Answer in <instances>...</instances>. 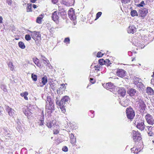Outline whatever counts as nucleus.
<instances>
[{
  "instance_id": "nucleus-1",
  "label": "nucleus",
  "mask_w": 154,
  "mask_h": 154,
  "mask_svg": "<svg viewBox=\"0 0 154 154\" xmlns=\"http://www.w3.org/2000/svg\"><path fill=\"white\" fill-rule=\"evenodd\" d=\"M67 102V96H65L62 98L60 101H59L58 100L56 99V103L59 106L61 109V111L63 113H65L66 112V109L65 107L66 106V102Z\"/></svg>"
},
{
  "instance_id": "nucleus-2",
  "label": "nucleus",
  "mask_w": 154,
  "mask_h": 154,
  "mask_svg": "<svg viewBox=\"0 0 154 154\" xmlns=\"http://www.w3.org/2000/svg\"><path fill=\"white\" fill-rule=\"evenodd\" d=\"M134 124L137 128L141 131H142L144 130L145 125L144 124L143 119L141 118L137 119L135 121Z\"/></svg>"
},
{
  "instance_id": "nucleus-3",
  "label": "nucleus",
  "mask_w": 154,
  "mask_h": 154,
  "mask_svg": "<svg viewBox=\"0 0 154 154\" xmlns=\"http://www.w3.org/2000/svg\"><path fill=\"white\" fill-rule=\"evenodd\" d=\"M68 15L69 17L72 20H73V23L74 25L76 23V21L75 20L76 18L75 15V11L73 8H71L68 11Z\"/></svg>"
},
{
  "instance_id": "nucleus-4",
  "label": "nucleus",
  "mask_w": 154,
  "mask_h": 154,
  "mask_svg": "<svg viewBox=\"0 0 154 154\" xmlns=\"http://www.w3.org/2000/svg\"><path fill=\"white\" fill-rule=\"evenodd\" d=\"M126 114L128 119H132L135 116V113L134 110L131 108H127L126 110Z\"/></svg>"
},
{
  "instance_id": "nucleus-5",
  "label": "nucleus",
  "mask_w": 154,
  "mask_h": 154,
  "mask_svg": "<svg viewBox=\"0 0 154 154\" xmlns=\"http://www.w3.org/2000/svg\"><path fill=\"white\" fill-rule=\"evenodd\" d=\"M132 134L133 140L135 142L140 141L141 140L142 138L140 134L138 131H133Z\"/></svg>"
},
{
  "instance_id": "nucleus-6",
  "label": "nucleus",
  "mask_w": 154,
  "mask_h": 154,
  "mask_svg": "<svg viewBox=\"0 0 154 154\" xmlns=\"http://www.w3.org/2000/svg\"><path fill=\"white\" fill-rule=\"evenodd\" d=\"M137 106L141 112H144L145 110L146 106L143 100H139Z\"/></svg>"
},
{
  "instance_id": "nucleus-7",
  "label": "nucleus",
  "mask_w": 154,
  "mask_h": 154,
  "mask_svg": "<svg viewBox=\"0 0 154 154\" xmlns=\"http://www.w3.org/2000/svg\"><path fill=\"white\" fill-rule=\"evenodd\" d=\"M145 118L148 123L149 125H153L154 124V119L152 116L149 114L146 115Z\"/></svg>"
},
{
  "instance_id": "nucleus-8",
  "label": "nucleus",
  "mask_w": 154,
  "mask_h": 154,
  "mask_svg": "<svg viewBox=\"0 0 154 154\" xmlns=\"http://www.w3.org/2000/svg\"><path fill=\"white\" fill-rule=\"evenodd\" d=\"M71 131L69 130L68 131V133L69 135V138L70 139V142L73 145H74L76 142V138L75 137L73 134L71 133H70Z\"/></svg>"
},
{
  "instance_id": "nucleus-9",
  "label": "nucleus",
  "mask_w": 154,
  "mask_h": 154,
  "mask_svg": "<svg viewBox=\"0 0 154 154\" xmlns=\"http://www.w3.org/2000/svg\"><path fill=\"white\" fill-rule=\"evenodd\" d=\"M59 14L58 12L55 11L52 13V18L55 22L57 23L59 18Z\"/></svg>"
},
{
  "instance_id": "nucleus-10",
  "label": "nucleus",
  "mask_w": 154,
  "mask_h": 154,
  "mask_svg": "<svg viewBox=\"0 0 154 154\" xmlns=\"http://www.w3.org/2000/svg\"><path fill=\"white\" fill-rule=\"evenodd\" d=\"M126 72L122 69H118L116 74L117 75L120 77L123 78L125 75Z\"/></svg>"
},
{
  "instance_id": "nucleus-11",
  "label": "nucleus",
  "mask_w": 154,
  "mask_h": 154,
  "mask_svg": "<svg viewBox=\"0 0 154 154\" xmlns=\"http://www.w3.org/2000/svg\"><path fill=\"white\" fill-rule=\"evenodd\" d=\"M139 12L140 16L143 18L148 13V9L146 8H142L140 10Z\"/></svg>"
},
{
  "instance_id": "nucleus-12",
  "label": "nucleus",
  "mask_w": 154,
  "mask_h": 154,
  "mask_svg": "<svg viewBox=\"0 0 154 154\" xmlns=\"http://www.w3.org/2000/svg\"><path fill=\"white\" fill-rule=\"evenodd\" d=\"M6 109L8 112L9 115L12 116L14 114V110L8 106H6Z\"/></svg>"
},
{
  "instance_id": "nucleus-13",
  "label": "nucleus",
  "mask_w": 154,
  "mask_h": 154,
  "mask_svg": "<svg viewBox=\"0 0 154 154\" xmlns=\"http://www.w3.org/2000/svg\"><path fill=\"white\" fill-rule=\"evenodd\" d=\"M140 144L141 145H140V146L139 145L138 147H137L135 148L134 147L132 148L131 149L132 152L133 151V152L135 153H137L139 152H140L141 151V149H142V148L141 149V145L142 144V143L141 142L140 143Z\"/></svg>"
},
{
  "instance_id": "nucleus-14",
  "label": "nucleus",
  "mask_w": 154,
  "mask_h": 154,
  "mask_svg": "<svg viewBox=\"0 0 154 154\" xmlns=\"http://www.w3.org/2000/svg\"><path fill=\"white\" fill-rule=\"evenodd\" d=\"M136 28L134 25L130 26L128 29V32L129 33H134L136 31Z\"/></svg>"
},
{
  "instance_id": "nucleus-15",
  "label": "nucleus",
  "mask_w": 154,
  "mask_h": 154,
  "mask_svg": "<svg viewBox=\"0 0 154 154\" xmlns=\"http://www.w3.org/2000/svg\"><path fill=\"white\" fill-rule=\"evenodd\" d=\"M114 87L113 85L111 82H108L106 85L105 87L107 89L109 90L110 91L113 90V88Z\"/></svg>"
},
{
  "instance_id": "nucleus-16",
  "label": "nucleus",
  "mask_w": 154,
  "mask_h": 154,
  "mask_svg": "<svg viewBox=\"0 0 154 154\" xmlns=\"http://www.w3.org/2000/svg\"><path fill=\"white\" fill-rule=\"evenodd\" d=\"M137 91L134 88H130L128 91V94L131 96H133L135 95Z\"/></svg>"
},
{
  "instance_id": "nucleus-17",
  "label": "nucleus",
  "mask_w": 154,
  "mask_h": 154,
  "mask_svg": "<svg viewBox=\"0 0 154 154\" xmlns=\"http://www.w3.org/2000/svg\"><path fill=\"white\" fill-rule=\"evenodd\" d=\"M118 92L119 94L124 97L125 95L126 91L124 88H122L119 89L118 91Z\"/></svg>"
},
{
  "instance_id": "nucleus-18",
  "label": "nucleus",
  "mask_w": 154,
  "mask_h": 154,
  "mask_svg": "<svg viewBox=\"0 0 154 154\" xmlns=\"http://www.w3.org/2000/svg\"><path fill=\"white\" fill-rule=\"evenodd\" d=\"M30 32L32 33V34H31V36L32 37V38L34 40H35V38L39 37L40 36L39 32H36L35 31H34L33 32H32L31 31Z\"/></svg>"
},
{
  "instance_id": "nucleus-19",
  "label": "nucleus",
  "mask_w": 154,
  "mask_h": 154,
  "mask_svg": "<svg viewBox=\"0 0 154 154\" xmlns=\"http://www.w3.org/2000/svg\"><path fill=\"white\" fill-rule=\"evenodd\" d=\"M55 124V120H52V121H50L48 122L47 123L46 125L49 128H51L52 127L53 128Z\"/></svg>"
},
{
  "instance_id": "nucleus-20",
  "label": "nucleus",
  "mask_w": 154,
  "mask_h": 154,
  "mask_svg": "<svg viewBox=\"0 0 154 154\" xmlns=\"http://www.w3.org/2000/svg\"><path fill=\"white\" fill-rule=\"evenodd\" d=\"M133 79L134 80L133 84L136 85L138 84V83H140L141 81L140 79L136 77H134Z\"/></svg>"
},
{
  "instance_id": "nucleus-21",
  "label": "nucleus",
  "mask_w": 154,
  "mask_h": 154,
  "mask_svg": "<svg viewBox=\"0 0 154 154\" xmlns=\"http://www.w3.org/2000/svg\"><path fill=\"white\" fill-rule=\"evenodd\" d=\"M146 92L150 95H152L154 94L153 90L150 87H148L147 88Z\"/></svg>"
},
{
  "instance_id": "nucleus-22",
  "label": "nucleus",
  "mask_w": 154,
  "mask_h": 154,
  "mask_svg": "<svg viewBox=\"0 0 154 154\" xmlns=\"http://www.w3.org/2000/svg\"><path fill=\"white\" fill-rule=\"evenodd\" d=\"M74 122H72L71 123L70 122L69 123V124H68V126H69V127L71 129V131H72V130L75 129H76L77 128V127L76 126H74Z\"/></svg>"
},
{
  "instance_id": "nucleus-23",
  "label": "nucleus",
  "mask_w": 154,
  "mask_h": 154,
  "mask_svg": "<svg viewBox=\"0 0 154 154\" xmlns=\"http://www.w3.org/2000/svg\"><path fill=\"white\" fill-rule=\"evenodd\" d=\"M28 94V93L26 91H25L20 94V95L22 97H24V99L26 100H28V98L27 97V96Z\"/></svg>"
},
{
  "instance_id": "nucleus-24",
  "label": "nucleus",
  "mask_w": 154,
  "mask_h": 154,
  "mask_svg": "<svg viewBox=\"0 0 154 154\" xmlns=\"http://www.w3.org/2000/svg\"><path fill=\"white\" fill-rule=\"evenodd\" d=\"M33 61L38 67H40L41 66V64L39 63V60L37 58H33Z\"/></svg>"
},
{
  "instance_id": "nucleus-25",
  "label": "nucleus",
  "mask_w": 154,
  "mask_h": 154,
  "mask_svg": "<svg viewBox=\"0 0 154 154\" xmlns=\"http://www.w3.org/2000/svg\"><path fill=\"white\" fill-rule=\"evenodd\" d=\"M42 85H39L40 86H43L45 85L47 82V79L46 77H44L42 79Z\"/></svg>"
},
{
  "instance_id": "nucleus-26",
  "label": "nucleus",
  "mask_w": 154,
  "mask_h": 154,
  "mask_svg": "<svg viewBox=\"0 0 154 154\" xmlns=\"http://www.w3.org/2000/svg\"><path fill=\"white\" fill-rule=\"evenodd\" d=\"M120 103L121 105L124 107H126L128 106V104L127 103V100H121Z\"/></svg>"
},
{
  "instance_id": "nucleus-27",
  "label": "nucleus",
  "mask_w": 154,
  "mask_h": 154,
  "mask_svg": "<svg viewBox=\"0 0 154 154\" xmlns=\"http://www.w3.org/2000/svg\"><path fill=\"white\" fill-rule=\"evenodd\" d=\"M48 103L49 104V105L50 106V107L48 109L51 110H54V104L53 101H52Z\"/></svg>"
},
{
  "instance_id": "nucleus-28",
  "label": "nucleus",
  "mask_w": 154,
  "mask_h": 154,
  "mask_svg": "<svg viewBox=\"0 0 154 154\" xmlns=\"http://www.w3.org/2000/svg\"><path fill=\"white\" fill-rule=\"evenodd\" d=\"M61 14L63 19H66L67 18V16L66 11H62L61 12Z\"/></svg>"
},
{
  "instance_id": "nucleus-29",
  "label": "nucleus",
  "mask_w": 154,
  "mask_h": 154,
  "mask_svg": "<svg viewBox=\"0 0 154 154\" xmlns=\"http://www.w3.org/2000/svg\"><path fill=\"white\" fill-rule=\"evenodd\" d=\"M18 45L19 47L21 49H23L25 48V46L24 43L21 41L19 42H18Z\"/></svg>"
},
{
  "instance_id": "nucleus-30",
  "label": "nucleus",
  "mask_w": 154,
  "mask_h": 154,
  "mask_svg": "<svg viewBox=\"0 0 154 154\" xmlns=\"http://www.w3.org/2000/svg\"><path fill=\"white\" fill-rule=\"evenodd\" d=\"M47 26L48 27V29L51 32H52L54 31V28L52 27L51 25L49 24H47Z\"/></svg>"
},
{
  "instance_id": "nucleus-31",
  "label": "nucleus",
  "mask_w": 154,
  "mask_h": 154,
  "mask_svg": "<svg viewBox=\"0 0 154 154\" xmlns=\"http://www.w3.org/2000/svg\"><path fill=\"white\" fill-rule=\"evenodd\" d=\"M131 14L133 17H134L135 16H137L138 15L137 11L135 10H132L131 12Z\"/></svg>"
},
{
  "instance_id": "nucleus-32",
  "label": "nucleus",
  "mask_w": 154,
  "mask_h": 154,
  "mask_svg": "<svg viewBox=\"0 0 154 154\" xmlns=\"http://www.w3.org/2000/svg\"><path fill=\"white\" fill-rule=\"evenodd\" d=\"M136 86L139 89V90L143 89L144 87L143 85L141 82H140V83H138V84Z\"/></svg>"
},
{
  "instance_id": "nucleus-33",
  "label": "nucleus",
  "mask_w": 154,
  "mask_h": 154,
  "mask_svg": "<svg viewBox=\"0 0 154 154\" xmlns=\"http://www.w3.org/2000/svg\"><path fill=\"white\" fill-rule=\"evenodd\" d=\"M98 62L100 64V65L101 66L103 65L104 64H106L105 60H104L103 59H99Z\"/></svg>"
},
{
  "instance_id": "nucleus-34",
  "label": "nucleus",
  "mask_w": 154,
  "mask_h": 154,
  "mask_svg": "<svg viewBox=\"0 0 154 154\" xmlns=\"http://www.w3.org/2000/svg\"><path fill=\"white\" fill-rule=\"evenodd\" d=\"M42 15H40L39 17H38L36 20V22L38 23H41V20L42 19Z\"/></svg>"
},
{
  "instance_id": "nucleus-35",
  "label": "nucleus",
  "mask_w": 154,
  "mask_h": 154,
  "mask_svg": "<svg viewBox=\"0 0 154 154\" xmlns=\"http://www.w3.org/2000/svg\"><path fill=\"white\" fill-rule=\"evenodd\" d=\"M32 8V4H28L27 7L26 8L27 12H29L32 11L31 10Z\"/></svg>"
},
{
  "instance_id": "nucleus-36",
  "label": "nucleus",
  "mask_w": 154,
  "mask_h": 154,
  "mask_svg": "<svg viewBox=\"0 0 154 154\" xmlns=\"http://www.w3.org/2000/svg\"><path fill=\"white\" fill-rule=\"evenodd\" d=\"M74 0H69L68 1V6H72L74 4Z\"/></svg>"
},
{
  "instance_id": "nucleus-37",
  "label": "nucleus",
  "mask_w": 154,
  "mask_h": 154,
  "mask_svg": "<svg viewBox=\"0 0 154 154\" xmlns=\"http://www.w3.org/2000/svg\"><path fill=\"white\" fill-rule=\"evenodd\" d=\"M101 66L99 64H97L94 66L95 70L97 72L100 71V69Z\"/></svg>"
},
{
  "instance_id": "nucleus-38",
  "label": "nucleus",
  "mask_w": 154,
  "mask_h": 154,
  "mask_svg": "<svg viewBox=\"0 0 154 154\" xmlns=\"http://www.w3.org/2000/svg\"><path fill=\"white\" fill-rule=\"evenodd\" d=\"M94 111L92 110L90 111L88 113L89 116L91 118L94 117Z\"/></svg>"
},
{
  "instance_id": "nucleus-39",
  "label": "nucleus",
  "mask_w": 154,
  "mask_h": 154,
  "mask_svg": "<svg viewBox=\"0 0 154 154\" xmlns=\"http://www.w3.org/2000/svg\"><path fill=\"white\" fill-rule=\"evenodd\" d=\"M8 66L11 70H12L14 69V66L11 62H9Z\"/></svg>"
},
{
  "instance_id": "nucleus-40",
  "label": "nucleus",
  "mask_w": 154,
  "mask_h": 154,
  "mask_svg": "<svg viewBox=\"0 0 154 154\" xmlns=\"http://www.w3.org/2000/svg\"><path fill=\"white\" fill-rule=\"evenodd\" d=\"M32 78L34 81H36L37 80V76L36 75L32 74L31 75Z\"/></svg>"
},
{
  "instance_id": "nucleus-41",
  "label": "nucleus",
  "mask_w": 154,
  "mask_h": 154,
  "mask_svg": "<svg viewBox=\"0 0 154 154\" xmlns=\"http://www.w3.org/2000/svg\"><path fill=\"white\" fill-rule=\"evenodd\" d=\"M52 101V100L50 97L48 96L47 97L46 99V103H48Z\"/></svg>"
},
{
  "instance_id": "nucleus-42",
  "label": "nucleus",
  "mask_w": 154,
  "mask_h": 154,
  "mask_svg": "<svg viewBox=\"0 0 154 154\" xmlns=\"http://www.w3.org/2000/svg\"><path fill=\"white\" fill-rule=\"evenodd\" d=\"M31 37L29 35L27 34L25 36V38L27 41H29L31 39Z\"/></svg>"
},
{
  "instance_id": "nucleus-43",
  "label": "nucleus",
  "mask_w": 154,
  "mask_h": 154,
  "mask_svg": "<svg viewBox=\"0 0 154 154\" xmlns=\"http://www.w3.org/2000/svg\"><path fill=\"white\" fill-rule=\"evenodd\" d=\"M147 128V131H152L153 127L151 126H146Z\"/></svg>"
},
{
  "instance_id": "nucleus-44",
  "label": "nucleus",
  "mask_w": 154,
  "mask_h": 154,
  "mask_svg": "<svg viewBox=\"0 0 154 154\" xmlns=\"http://www.w3.org/2000/svg\"><path fill=\"white\" fill-rule=\"evenodd\" d=\"M102 14L101 12H98L96 14V19H98L101 16Z\"/></svg>"
},
{
  "instance_id": "nucleus-45",
  "label": "nucleus",
  "mask_w": 154,
  "mask_h": 154,
  "mask_svg": "<svg viewBox=\"0 0 154 154\" xmlns=\"http://www.w3.org/2000/svg\"><path fill=\"white\" fill-rule=\"evenodd\" d=\"M42 62L46 65H48L49 63V60H48L47 59L45 60L43 59V60H42Z\"/></svg>"
},
{
  "instance_id": "nucleus-46",
  "label": "nucleus",
  "mask_w": 154,
  "mask_h": 154,
  "mask_svg": "<svg viewBox=\"0 0 154 154\" xmlns=\"http://www.w3.org/2000/svg\"><path fill=\"white\" fill-rule=\"evenodd\" d=\"M103 55V54H102L101 52H99L97 53V57H101Z\"/></svg>"
},
{
  "instance_id": "nucleus-47",
  "label": "nucleus",
  "mask_w": 154,
  "mask_h": 154,
  "mask_svg": "<svg viewBox=\"0 0 154 154\" xmlns=\"http://www.w3.org/2000/svg\"><path fill=\"white\" fill-rule=\"evenodd\" d=\"M105 61L106 63V65L107 66L110 65L111 64V63H110V61L108 59H106L105 60Z\"/></svg>"
},
{
  "instance_id": "nucleus-48",
  "label": "nucleus",
  "mask_w": 154,
  "mask_h": 154,
  "mask_svg": "<svg viewBox=\"0 0 154 154\" xmlns=\"http://www.w3.org/2000/svg\"><path fill=\"white\" fill-rule=\"evenodd\" d=\"M148 135L150 136H153V133L152 131H147Z\"/></svg>"
},
{
  "instance_id": "nucleus-49",
  "label": "nucleus",
  "mask_w": 154,
  "mask_h": 154,
  "mask_svg": "<svg viewBox=\"0 0 154 154\" xmlns=\"http://www.w3.org/2000/svg\"><path fill=\"white\" fill-rule=\"evenodd\" d=\"M130 1V0H121L122 3L125 4L129 2Z\"/></svg>"
},
{
  "instance_id": "nucleus-50",
  "label": "nucleus",
  "mask_w": 154,
  "mask_h": 154,
  "mask_svg": "<svg viewBox=\"0 0 154 154\" xmlns=\"http://www.w3.org/2000/svg\"><path fill=\"white\" fill-rule=\"evenodd\" d=\"M60 88L62 90H64L66 88L65 85H64L62 84L61 85Z\"/></svg>"
},
{
  "instance_id": "nucleus-51",
  "label": "nucleus",
  "mask_w": 154,
  "mask_h": 154,
  "mask_svg": "<svg viewBox=\"0 0 154 154\" xmlns=\"http://www.w3.org/2000/svg\"><path fill=\"white\" fill-rule=\"evenodd\" d=\"M62 150L64 152L67 151V147L66 146H64L62 149Z\"/></svg>"
},
{
  "instance_id": "nucleus-52",
  "label": "nucleus",
  "mask_w": 154,
  "mask_h": 154,
  "mask_svg": "<svg viewBox=\"0 0 154 154\" xmlns=\"http://www.w3.org/2000/svg\"><path fill=\"white\" fill-rule=\"evenodd\" d=\"M144 2L143 1H142L140 3V4H139L138 5V6L139 7H142L143 6V5H144Z\"/></svg>"
},
{
  "instance_id": "nucleus-53",
  "label": "nucleus",
  "mask_w": 154,
  "mask_h": 154,
  "mask_svg": "<svg viewBox=\"0 0 154 154\" xmlns=\"http://www.w3.org/2000/svg\"><path fill=\"white\" fill-rule=\"evenodd\" d=\"M12 0H7V2L8 5H11L12 4Z\"/></svg>"
},
{
  "instance_id": "nucleus-54",
  "label": "nucleus",
  "mask_w": 154,
  "mask_h": 154,
  "mask_svg": "<svg viewBox=\"0 0 154 154\" xmlns=\"http://www.w3.org/2000/svg\"><path fill=\"white\" fill-rule=\"evenodd\" d=\"M62 3L63 4L67 5V2H66L65 0H62Z\"/></svg>"
},
{
  "instance_id": "nucleus-55",
  "label": "nucleus",
  "mask_w": 154,
  "mask_h": 154,
  "mask_svg": "<svg viewBox=\"0 0 154 154\" xmlns=\"http://www.w3.org/2000/svg\"><path fill=\"white\" fill-rule=\"evenodd\" d=\"M52 2L54 4H56L58 2V0H51Z\"/></svg>"
},
{
  "instance_id": "nucleus-56",
  "label": "nucleus",
  "mask_w": 154,
  "mask_h": 154,
  "mask_svg": "<svg viewBox=\"0 0 154 154\" xmlns=\"http://www.w3.org/2000/svg\"><path fill=\"white\" fill-rule=\"evenodd\" d=\"M90 82L92 84L94 83V81L93 79L92 78H90Z\"/></svg>"
},
{
  "instance_id": "nucleus-57",
  "label": "nucleus",
  "mask_w": 154,
  "mask_h": 154,
  "mask_svg": "<svg viewBox=\"0 0 154 154\" xmlns=\"http://www.w3.org/2000/svg\"><path fill=\"white\" fill-rule=\"evenodd\" d=\"M41 57L42 58V60H43V59L45 60L47 59L45 56L42 55H41Z\"/></svg>"
},
{
  "instance_id": "nucleus-58",
  "label": "nucleus",
  "mask_w": 154,
  "mask_h": 154,
  "mask_svg": "<svg viewBox=\"0 0 154 154\" xmlns=\"http://www.w3.org/2000/svg\"><path fill=\"white\" fill-rule=\"evenodd\" d=\"M3 18L2 17L0 16V23H2Z\"/></svg>"
},
{
  "instance_id": "nucleus-59",
  "label": "nucleus",
  "mask_w": 154,
  "mask_h": 154,
  "mask_svg": "<svg viewBox=\"0 0 154 154\" xmlns=\"http://www.w3.org/2000/svg\"><path fill=\"white\" fill-rule=\"evenodd\" d=\"M128 54L129 56H131L132 55V52L131 51H128Z\"/></svg>"
},
{
  "instance_id": "nucleus-60",
  "label": "nucleus",
  "mask_w": 154,
  "mask_h": 154,
  "mask_svg": "<svg viewBox=\"0 0 154 154\" xmlns=\"http://www.w3.org/2000/svg\"><path fill=\"white\" fill-rule=\"evenodd\" d=\"M59 133V131L57 130H56V131H54V134H57Z\"/></svg>"
},
{
  "instance_id": "nucleus-61",
  "label": "nucleus",
  "mask_w": 154,
  "mask_h": 154,
  "mask_svg": "<svg viewBox=\"0 0 154 154\" xmlns=\"http://www.w3.org/2000/svg\"><path fill=\"white\" fill-rule=\"evenodd\" d=\"M143 38L144 39V41L145 42H146V41H145V40L147 41V37H146L145 36H144L143 37Z\"/></svg>"
},
{
  "instance_id": "nucleus-62",
  "label": "nucleus",
  "mask_w": 154,
  "mask_h": 154,
  "mask_svg": "<svg viewBox=\"0 0 154 154\" xmlns=\"http://www.w3.org/2000/svg\"><path fill=\"white\" fill-rule=\"evenodd\" d=\"M32 7L34 8H35L37 7V6L36 5H32Z\"/></svg>"
},
{
  "instance_id": "nucleus-63",
  "label": "nucleus",
  "mask_w": 154,
  "mask_h": 154,
  "mask_svg": "<svg viewBox=\"0 0 154 154\" xmlns=\"http://www.w3.org/2000/svg\"><path fill=\"white\" fill-rule=\"evenodd\" d=\"M133 44L134 45L136 46H137V45H138V44L137 42V43L135 42V43L133 42Z\"/></svg>"
},
{
  "instance_id": "nucleus-64",
  "label": "nucleus",
  "mask_w": 154,
  "mask_h": 154,
  "mask_svg": "<svg viewBox=\"0 0 154 154\" xmlns=\"http://www.w3.org/2000/svg\"><path fill=\"white\" fill-rule=\"evenodd\" d=\"M67 42V38H66L64 39V42L66 43Z\"/></svg>"
}]
</instances>
